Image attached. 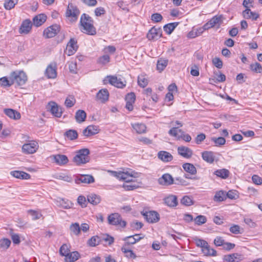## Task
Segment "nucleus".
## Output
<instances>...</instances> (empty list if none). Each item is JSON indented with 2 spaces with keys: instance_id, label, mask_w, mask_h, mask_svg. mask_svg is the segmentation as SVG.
Masks as SVG:
<instances>
[{
  "instance_id": "f257e3e1",
  "label": "nucleus",
  "mask_w": 262,
  "mask_h": 262,
  "mask_svg": "<svg viewBox=\"0 0 262 262\" xmlns=\"http://www.w3.org/2000/svg\"><path fill=\"white\" fill-rule=\"evenodd\" d=\"M81 30L89 35H94L96 34V30L93 25V20L88 15L83 13L80 18Z\"/></svg>"
},
{
  "instance_id": "f03ea898",
  "label": "nucleus",
  "mask_w": 262,
  "mask_h": 262,
  "mask_svg": "<svg viewBox=\"0 0 262 262\" xmlns=\"http://www.w3.org/2000/svg\"><path fill=\"white\" fill-rule=\"evenodd\" d=\"M75 156L73 157V162L78 166L86 164L90 160L89 155L90 150L88 148H82L75 152Z\"/></svg>"
},
{
  "instance_id": "7ed1b4c3",
  "label": "nucleus",
  "mask_w": 262,
  "mask_h": 262,
  "mask_svg": "<svg viewBox=\"0 0 262 262\" xmlns=\"http://www.w3.org/2000/svg\"><path fill=\"white\" fill-rule=\"evenodd\" d=\"M13 84L16 83L18 85H24L27 80V76L23 71H14L10 74Z\"/></svg>"
},
{
  "instance_id": "20e7f679",
  "label": "nucleus",
  "mask_w": 262,
  "mask_h": 262,
  "mask_svg": "<svg viewBox=\"0 0 262 262\" xmlns=\"http://www.w3.org/2000/svg\"><path fill=\"white\" fill-rule=\"evenodd\" d=\"M80 14V11L76 6L72 3H69L66 12V17L70 21H76Z\"/></svg>"
},
{
  "instance_id": "39448f33",
  "label": "nucleus",
  "mask_w": 262,
  "mask_h": 262,
  "mask_svg": "<svg viewBox=\"0 0 262 262\" xmlns=\"http://www.w3.org/2000/svg\"><path fill=\"white\" fill-rule=\"evenodd\" d=\"M46 108L55 117H61L63 113L62 108L53 101L49 102L47 105Z\"/></svg>"
},
{
  "instance_id": "423d86ee",
  "label": "nucleus",
  "mask_w": 262,
  "mask_h": 262,
  "mask_svg": "<svg viewBox=\"0 0 262 262\" xmlns=\"http://www.w3.org/2000/svg\"><path fill=\"white\" fill-rule=\"evenodd\" d=\"M108 223L112 225H120L122 227H125L126 225L125 221L122 220L121 215L118 213H112L107 217Z\"/></svg>"
},
{
  "instance_id": "0eeeda50",
  "label": "nucleus",
  "mask_w": 262,
  "mask_h": 262,
  "mask_svg": "<svg viewBox=\"0 0 262 262\" xmlns=\"http://www.w3.org/2000/svg\"><path fill=\"white\" fill-rule=\"evenodd\" d=\"M38 148L37 142L32 141L30 143L24 144L22 146V150L24 153L31 154L35 152Z\"/></svg>"
},
{
  "instance_id": "6e6552de",
  "label": "nucleus",
  "mask_w": 262,
  "mask_h": 262,
  "mask_svg": "<svg viewBox=\"0 0 262 262\" xmlns=\"http://www.w3.org/2000/svg\"><path fill=\"white\" fill-rule=\"evenodd\" d=\"M106 79L111 85L118 88H123L126 85L125 80H122V79L118 78L115 76H107Z\"/></svg>"
},
{
  "instance_id": "1a4fd4ad",
  "label": "nucleus",
  "mask_w": 262,
  "mask_h": 262,
  "mask_svg": "<svg viewBox=\"0 0 262 262\" xmlns=\"http://www.w3.org/2000/svg\"><path fill=\"white\" fill-rule=\"evenodd\" d=\"M75 182L76 184H91L95 182L94 178L90 174H79L76 176Z\"/></svg>"
},
{
  "instance_id": "9d476101",
  "label": "nucleus",
  "mask_w": 262,
  "mask_h": 262,
  "mask_svg": "<svg viewBox=\"0 0 262 262\" xmlns=\"http://www.w3.org/2000/svg\"><path fill=\"white\" fill-rule=\"evenodd\" d=\"M60 27L57 25H52L46 28L43 31V36L46 38H52L55 36L59 31Z\"/></svg>"
},
{
  "instance_id": "9b49d317",
  "label": "nucleus",
  "mask_w": 262,
  "mask_h": 262,
  "mask_svg": "<svg viewBox=\"0 0 262 262\" xmlns=\"http://www.w3.org/2000/svg\"><path fill=\"white\" fill-rule=\"evenodd\" d=\"M223 22V16L222 15H215L211 18L207 23L205 24V27L207 28L210 29L213 28L215 25L219 26Z\"/></svg>"
},
{
  "instance_id": "f8f14e48",
  "label": "nucleus",
  "mask_w": 262,
  "mask_h": 262,
  "mask_svg": "<svg viewBox=\"0 0 262 262\" xmlns=\"http://www.w3.org/2000/svg\"><path fill=\"white\" fill-rule=\"evenodd\" d=\"M50 158L54 163L60 166L66 165L69 162L67 156L64 155H52Z\"/></svg>"
},
{
  "instance_id": "ddd939ff",
  "label": "nucleus",
  "mask_w": 262,
  "mask_h": 262,
  "mask_svg": "<svg viewBox=\"0 0 262 262\" xmlns=\"http://www.w3.org/2000/svg\"><path fill=\"white\" fill-rule=\"evenodd\" d=\"M143 215L148 223H156L160 219L159 214L155 211L146 212Z\"/></svg>"
},
{
  "instance_id": "4468645a",
  "label": "nucleus",
  "mask_w": 262,
  "mask_h": 262,
  "mask_svg": "<svg viewBox=\"0 0 262 262\" xmlns=\"http://www.w3.org/2000/svg\"><path fill=\"white\" fill-rule=\"evenodd\" d=\"M162 36V30L161 28H152L147 34V38L149 40H157Z\"/></svg>"
},
{
  "instance_id": "2eb2a0df",
  "label": "nucleus",
  "mask_w": 262,
  "mask_h": 262,
  "mask_svg": "<svg viewBox=\"0 0 262 262\" xmlns=\"http://www.w3.org/2000/svg\"><path fill=\"white\" fill-rule=\"evenodd\" d=\"M243 258V256L242 254L234 253L225 255L223 259L225 262H239L242 260Z\"/></svg>"
},
{
  "instance_id": "dca6fc26",
  "label": "nucleus",
  "mask_w": 262,
  "mask_h": 262,
  "mask_svg": "<svg viewBox=\"0 0 262 262\" xmlns=\"http://www.w3.org/2000/svg\"><path fill=\"white\" fill-rule=\"evenodd\" d=\"M169 135L179 141L189 142L191 140L190 136L188 134H184V132H168Z\"/></svg>"
},
{
  "instance_id": "f3484780",
  "label": "nucleus",
  "mask_w": 262,
  "mask_h": 262,
  "mask_svg": "<svg viewBox=\"0 0 262 262\" xmlns=\"http://www.w3.org/2000/svg\"><path fill=\"white\" fill-rule=\"evenodd\" d=\"M78 49L77 41L74 38H71L67 44L66 48L67 54L68 56L73 55Z\"/></svg>"
},
{
  "instance_id": "a211bd4d",
  "label": "nucleus",
  "mask_w": 262,
  "mask_h": 262,
  "mask_svg": "<svg viewBox=\"0 0 262 262\" xmlns=\"http://www.w3.org/2000/svg\"><path fill=\"white\" fill-rule=\"evenodd\" d=\"M159 184L164 186H168L173 183V179L169 173H165L158 179Z\"/></svg>"
},
{
  "instance_id": "6ab92c4d",
  "label": "nucleus",
  "mask_w": 262,
  "mask_h": 262,
  "mask_svg": "<svg viewBox=\"0 0 262 262\" xmlns=\"http://www.w3.org/2000/svg\"><path fill=\"white\" fill-rule=\"evenodd\" d=\"M4 114L13 120H18L20 118V114L17 111L12 108H5L4 110Z\"/></svg>"
},
{
  "instance_id": "aec40b11",
  "label": "nucleus",
  "mask_w": 262,
  "mask_h": 262,
  "mask_svg": "<svg viewBox=\"0 0 262 262\" xmlns=\"http://www.w3.org/2000/svg\"><path fill=\"white\" fill-rule=\"evenodd\" d=\"M109 97V93L107 89H103L99 91L96 95L97 100L102 103L105 102L108 100Z\"/></svg>"
},
{
  "instance_id": "412c9836",
  "label": "nucleus",
  "mask_w": 262,
  "mask_h": 262,
  "mask_svg": "<svg viewBox=\"0 0 262 262\" xmlns=\"http://www.w3.org/2000/svg\"><path fill=\"white\" fill-rule=\"evenodd\" d=\"M178 154L185 158H190L192 156L193 152L191 149L185 146H180L178 148Z\"/></svg>"
},
{
  "instance_id": "4be33fe9",
  "label": "nucleus",
  "mask_w": 262,
  "mask_h": 262,
  "mask_svg": "<svg viewBox=\"0 0 262 262\" xmlns=\"http://www.w3.org/2000/svg\"><path fill=\"white\" fill-rule=\"evenodd\" d=\"M32 28V23L29 19L24 20L19 28V33L22 34L28 33Z\"/></svg>"
},
{
  "instance_id": "5701e85b",
  "label": "nucleus",
  "mask_w": 262,
  "mask_h": 262,
  "mask_svg": "<svg viewBox=\"0 0 262 262\" xmlns=\"http://www.w3.org/2000/svg\"><path fill=\"white\" fill-rule=\"evenodd\" d=\"M10 174L15 178L21 180H28L30 178V175L29 173L23 171H12L10 172Z\"/></svg>"
},
{
  "instance_id": "b1692460",
  "label": "nucleus",
  "mask_w": 262,
  "mask_h": 262,
  "mask_svg": "<svg viewBox=\"0 0 262 262\" xmlns=\"http://www.w3.org/2000/svg\"><path fill=\"white\" fill-rule=\"evenodd\" d=\"M46 75L48 78H55L57 76L56 64H51L48 66L46 70Z\"/></svg>"
},
{
  "instance_id": "393cba45",
  "label": "nucleus",
  "mask_w": 262,
  "mask_h": 262,
  "mask_svg": "<svg viewBox=\"0 0 262 262\" xmlns=\"http://www.w3.org/2000/svg\"><path fill=\"white\" fill-rule=\"evenodd\" d=\"M158 157L159 159L164 162H168L172 160V156L166 151H160L158 153Z\"/></svg>"
},
{
  "instance_id": "a878e982",
  "label": "nucleus",
  "mask_w": 262,
  "mask_h": 262,
  "mask_svg": "<svg viewBox=\"0 0 262 262\" xmlns=\"http://www.w3.org/2000/svg\"><path fill=\"white\" fill-rule=\"evenodd\" d=\"M243 15L246 19H252V20H256L259 17V15L257 13L251 11L249 8L246 9L243 12Z\"/></svg>"
},
{
  "instance_id": "bb28decb",
  "label": "nucleus",
  "mask_w": 262,
  "mask_h": 262,
  "mask_svg": "<svg viewBox=\"0 0 262 262\" xmlns=\"http://www.w3.org/2000/svg\"><path fill=\"white\" fill-rule=\"evenodd\" d=\"M202 157L204 161L209 163H212L214 161V153L212 151H205L202 152Z\"/></svg>"
},
{
  "instance_id": "cd10ccee",
  "label": "nucleus",
  "mask_w": 262,
  "mask_h": 262,
  "mask_svg": "<svg viewBox=\"0 0 262 262\" xmlns=\"http://www.w3.org/2000/svg\"><path fill=\"white\" fill-rule=\"evenodd\" d=\"M47 17L43 14L36 15L33 19L34 25L36 27L40 26L46 20Z\"/></svg>"
},
{
  "instance_id": "c85d7f7f",
  "label": "nucleus",
  "mask_w": 262,
  "mask_h": 262,
  "mask_svg": "<svg viewBox=\"0 0 262 262\" xmlns=\"http://www.w3.org/2000/svg\"><path fill=\"white\" fill-rule=\"evenodd\" d=\"M119 180L128 183L133 181V174L128 172L120 171Z\"/></svg>"
},
{
  "instance_id": "c756f323",
  "label": "nucleus",
  "mask_w": 262,
  "mask_h": 262,
  "mask_svg": "<svg viewBox=\"0 0 262 262\" xmlns=\"http://www.w3.org/2000/svg\"><path fill=\"white\" fill-rule=\"evenodd\" d=\"M87 200L89 203L93 205L98 204L101 201L100 196L94 193H91L88 195L87 196Z\"/></svg>"
},
{
  "instance_id": "7c9ffc66",
  "label": "nucleus",
  "mask_w": 262,
  "mask_h": 262,
  "mask_svg": "<svg viewBox=\"0 0 262 262\" xmlns=\"http://www.w3.org/2000/svg\"><path fill=\"white\" fill-rule=\"evenodd\" d=\"M80 257V254L77 251L70 252L64 258L66 262H75Z\"/></svg>"
},
{
  "instance_id": "2f4dec72",
  "label": "nucleus",
  "mask_w": 262,
  "mask_h": 262,
  "mask_svg": "<svg viewBox=\"0 0 262 262\" xmlns=\"http://www.w3.org/2000/svg\"><path fill=\"white\" fill-rule=\"evenodd\" d=\"M165 203L169 207H175L178 204L177 198L175 195H169L164 200Z\"/></svg>"
},
{
  "instance_id": "473e14b6",
  "label": "nucleus",
  "mask_w": 262,
  "mask_h": 262,
  "mask_svg": "<svg viewBox=\"0 0 262 262\" xmlns=\"http://www.w3.org/2000/svg\"><path fill=\"white\" fill-rule=\"evenodd\" d=\"M168 59L161 58L158 61L157 64V68L158 71L161 72L166 67L168 64Z\"/></svg>"
},
{
  "instance_id": "72a5a7b5",
  "label": "nucleus",
  "mask_w": 262,
  "mask_h": 262,
  "mask_svg": "<svg viewBox=\"0 0 262 262\" xmlns=\"http://www.w3.org/2000/svg\"><path fill=\"white\" fill-rule=\"evenodd\" d=\"M178 24L179 23L178 22H174L166 24L163 27L164 31L168 34H170L174 30V29L177 27Z\"/></svg>"
},
{
  "instance_id": "f704fd0d",
  "label": "nucleus",
  "mask_w": 262,
  "mask_h": 262,
  "mask_svg": "<svg viewBox=\"0 0 262 262\" xmlns=\"http://www.w3.org/2000/svg\"><path fill=\"white\" fill-rule=\"evenodd\" d=\"M214 174L218 177L225 179L229 177V171L228 170L223 168L215 170Z\"/></svg>"
},
{
  "instance_id": "c9c22d12",
  "label": "nucleus",
  "mask_w": 262,
  "mask_h": 262,
  "mask_svg": "<svg viewBox=\"0 0 262 262\" xmlns=\"http://www.w3.org/2000/svg\"><path fill=\"white\" fill-rule=\"evenodd\" d=\"M86 117V113L83 111L79 110L77 111L75 114V119L77 122L80 123L83 122Z\"/></svg>"
},
{
  "instance_id": "e433bc0d",
  "label": "nucleus",
  "mask_w": 262,
  "mask_h": 262,
  "mask_svg": "<svg viewBox=\"0 0 262 262\" xmlns=\"http://www.w3.org/2000/svg\"><path fill=\"white\" fill-rule=\"evenodd\" d=\"M148 83V80L145 75L141 74L138 76V84L141 88H145Z\"/></svg>"
},
{
  "instance_id": "4c0bfd02",
  "label": "nucleus",
  "mask_w": 262,
  "mask_h": 262,
  "mask_svg": "<svg viewBox=\"0 0 262 262\" xmlns=\"http://www.w3.org/2000/svg\"><path fill=\"white\" fill-rule=\"evenodd\" d=\"M183 168L187 172L191 174H195L196 173V169L194 166L190 163H185L183 165Z\"/></svg>"
},
{
  "instance_id": "58836bf2",
  "label": "nucleus",
  "mask_w": 262,
  "mask_h": 262,
  "mask_svg": "<svg viewBox=\"0 0 262 262\" xmlns=\"http://www.w3.org/2000/svg\"><path fill=\"white\" fill-rule=\"evenodd\" d=\"M123 241L125 242V243L123 246H126L133 245L139 241V238H134L133 235L126 236L123 239Z\"/></svg>"
},
{
  "instance_id": "ea45409f",
  "label": "nucleus",
  "mask_w": 262,
  "mask_h": 262,
  "mask_svg": "<svg viewBox=\"0 0 262 262\" xmlns=\"http://www.w3.org/2000/svg\"><path fill=\"white\" fill-rule=\"evenodd\" d=\"M213 199L215 202H222L225 200L226 199V192L222 190L216 192Z\"/></svg>"
},
{
  "instance_id": "a19ab883",
  "label": "nucleus",
  "mask_w": 262,
  "mask_h": 262,
  "mask_svg": "<svg viewBox=\"0 0 262 262\" xmlns=\"http://www.w3.org/2000/svg\"><path fill=\"white\" fill-rule=\"evenodd\" d=\"M203 253L205 255L215 256L216 255V251L207 245V246L202 249Z\"/></svg>"
},
{
  "instance_id": "79ce46f5",
  "label": "nucleus",
  "mask_w": 262,
  "mask_h": 262,
  "mask_svg": "<svg viewBox=\"0 0 262 262\" xmlns=\"http://www.w3.org/2000/svg\"><path fill=\"white\" fill-rule=\"evenodd\" d=\"M11 241L7 238H3L0 239V249L3 250H7L11 244Z\"/></svg>"
},
{
  "instance_id": "37998d69",
  "label": "nucleus",
  "mask_w": 262,
  "mask_h": 262,
  "mask_svg": "<svg viewBox=\"0 0 262 262\" xmlns=\"http://www.w3.org/2000/svg\"><path fill=\"white\" fill-rule=\"evenodd\" d=\"M13 84L10 76L9 77H3L0 78V85L2 86H10Z\"/></svg>"
},
{
  "instance_id": "c03bdc74",
  "label": "nucleus",
  "mask_w": 262,
  "mask_h": 262,
  "mask_svg": "<svg viewBox=\"0 0 262 262\" xmlns=\"http://www.w3.org/2000/svg\"><path fill=\"white\" fill-rule=\"evenodd\" d=\"M250 69L252 71L256 73H260L262 72V67L260 64L257 62L251 64Z\"/></svg>"
},
{
  "instance_id": "a18cd8bd",
  "label": "nucleus",
  "mask_w": 262,
  "mask_h": 262,
  "mask_svg": "<svg viewBox=\"0 0 262 262\" xmlns=\"http://www.w3.org/2000/svg\"><path fill=\"white\" fill-rule=\"evenodd\" d=\"M211 140L214 142L216 146L223 145L226 143V140L224 137H212Z\"/></svg>"
},
{
  "instance_id": "49530a36",
  "label": "nucleus",
  "mask_w": 262,
  "mask_h": 262,
  "mask_svg": "<svg viewBox=\"0 0 262 262\" xmlns=\"http://www.w3.org/2000/svg\"><path fill=\"white\" fill-rule=\"evenodd\" d=\"M121 251L122 252L125 254V256L128 258H131L135 259L136 258V254L131 250L127 249L125 246H122L121 248Z\"/></svg>"
},
{
  "instance_id": "de8ad7c7",
  "label": "nucleus",
  "mask_w": 262,
  "mask_h": 262,
  "mask_svg": "<svg viewBox=\"0 0 262 262\" xmlns=\"http://www.w3.org/2000/svg\"><path fill=\"white\" fill-rule=\"evenodd\" d=\"M17 2L18 0H5L4 7L7 10H11L14 7Z\"/></svg>"
},
{
  "instance_id": "09e8293b",
  "label": "nucleus",
  "mask_w": 262,
  "mask_h": 262,
  "mask_svg": "<svg viewBox=\"0 0 262 262\" xmlns=\"http://www.w3.org/2000/svg\"><path fill=\"white\" fill-rule=\"evenodd\" d=\"M70 229L76 235H78L80 232V228L78 223H75L72 224L70 226Z\"/></svg>"
},
{
  "instance_id": "8fccbe9b",
  "label": "nucleus",
  "mask_w": 262,
  "mask_h": 262,
  "mask_svg": "<svg viewBox=\"0 0 262 262\" xmlns=\"http://www.w3.org/2000/svg\"><path fill=\"white\" fill-rule=\"evenodd\" d=\"M76 100L73 96H69L66 99L64 104L67 107H72L75 103Z\"/></svg>"
},
{
  "instance_id": "3c124183",
  "label": "nucleus",
  "mask_w": 262,
  "mask_h": 262,
  "mask_svg": "<svg viewBox=\"0 0 262 262\" xmlns=\"http://www.w3.org/2000/svg\"><path fill=\"white\" fill-rule=\"evenodd\" d=\"M88 200L83 195H79L77 199L78 204L82 207H86L88 204Z\"/></svg>"
},
{
  "instance_id": "603ef678",
  "label": "nucleus",
  "mask_w": 262,
  "mask_h": 262,
  "mask_svg": "<svg viewBox=\"0 0 262 262\" xmlns=\"http://www.w3.org/2000/svg\"><path fill=\"white\" fill-rule=\"evenodd\" d=\"M59 253L61 256H64L66 257L70 253L69 246L67 244H63L60 248Z\"/></svg>"
},
{
  "instance_id": "864d4df0",
  "label": "nucleus",
  "mask_w": 262,
  "mask_h": 262,
  "mask_svg": "<svg viewBox=\"0 0 262 262\" xmlns=\"http://www.w3.org/2000/svg\"><path fill=\"white\" fill-rule=\"evenodd\" d=\"M63 136L66 139L73 140L78 137L77 132H64Z\"/></svg>"
},
{
  "instance_id": "5fc2aeb1",
  "label": "nucleus",
  "mask_w": 262,
  "mask_h": 262,
  "mask_svg": "<svg viewBox=\"0 0 262 262\" xmlns=\"http://www.w3.org/2000/svg\"><path fill=\"white\" fill-rule=\"evenodd\" d=\"M194 221L195 223L198 225H201L205 224L207 222V219L206 216L202 215L197 216L194 219Z\"/></svg>"
},
{
  "instance_id": "6e6d98bb",
  "label": "nucleus",
  "mask_w": 262,
  "mask_h": 262,
  "mask_svg": "<svg viewBox=\"0 0 262 262\" xmlns=\"http://www.w3.org/2000/svg\"><path fill=\"white\" fill-rule=\"evenodd\" d=\"M100 238L98 236H94L88 241V244L92 247L96 246L99 244Z\"/></svg>"
},
{
  "instance_id": "4d7b16f0",
  "label": "nucleus",
  "mask_w": 262,
  "mask_h": 262,
  "mask_svg": "<svg viewBox=\"0 0 262 262\" xmlns=\"http://www.w3.org/2000/svg\"><path fill=\"white\" fill-rule=\"evenodd\" d=\"M133 128L135 131H145L146 127L143 123L132 124Z\"/></svg>"
},
{
  "instance_id": "13d9d810",
  "label": "nucleus",
  "mask_w": 262,
  "mask_h": 262,
  "mask_svg": "<svg viewBox=\"0 0 262 262\" xmlns=\"http://www.w3.org/2000/svg\"><path fill=\"white\" fill-rule=\"evenodd\" d=\"M110 61V56L107 54L104 55L102 56H100L98 59V62L100 64H105L109 62Z\"/></svg>"
},
{
  "instance_id": "bf43d9fd",
  "label": "nucleus",
  "mask_w": 262,
  "mask_h": 262,
  "mask_svg": "<svg viewBox=\"0 0 262 262\" xmlns=\"http://www.w3.org/2000/svg\"><path fill=\"white\" fill-rule=\"evenodd\" d=\"M181 203L185 206H188L193 204L192 199L188 196H184L181 201Z\"/></svg>"
},
{
  "instance_id": "052dcab7",
  "label": "nucleus",
  "mask_w": 262,
  "mask_h": 262,
  "mask_svg": "<svg viewBox=\"0 0 262 262\" xmlns=\"http://www.w3.org/2000/svg\"><path fill=\"white\" fill-rule=\"evenodd\" d=\"M28 212L32 216L33 220L39 219L42 216L41 213L34 210H29Z\"/></svg>"
},
{
  "instance_id": "680f3d73",
  "label": "nucleus",
  "mask_w": 262,
  "mask_h": 262,
  "mask_svg": "<svg viewBox=\"0 0 262 262\" xmlns=\"http://www.w3.org/2000/svg\"><path fill=\"white\" fill-rule=\"evenodd\" d=\"M60 206L64 209L71 208L73 205L72 202L69 200H65L64 199L61 200L60 201Z\"/></svg>"
},
{
  "instance_id": "e2e57ef3",
  "label": "nucleus",
  "mask_w": 262,
  "mask_h": 262,
  "mask_svg": "<svg viewBox=\"0 0 262 262\" xmlns=\"http://www.w3.org/2000/svg\"><path fill=\"white\" fill-rule=\"evenodd\" d=\"M130 225L133 229L138 230L141 229L143 225L141 222L134 221L130 223Z\"/></svg>"
},
{
  "instance_id": "0e129e2a",
  "label": "nucleus",
  "mask_w": 262,
  "mask_h": 262,
  "mask_svg": "<svg viewBox=\"0 0 262 262\" xmlns=\"http://www.w3.org/2000/svg\"><path fill=\"white\" fill-rule=\"evenodd\" d=\"M163 18L161 14L158 13H154L151 16V19L155 23H159L162 20Z\"/></svg>"
},
{
  "instance_id": "69168bd1",
  "label": "nucleus",
  "mask_w": 262,
  "mask_h": 262,
  "mask_svg": "<svg viewBox=\"0 0 262 262\" xmlns=\"http://www.w3.org/2000/svg\"><path fill=\"white\" fill-rule=\"evenodd\" d=\"M171 126H172L171 128L169 130L170 132L172 131H177L176 129L179 128L180 127L182 126L181 122L179 121H176V122H172L171 123Z\"/></svg>"
},
{
  "instance_id": "338daca9",
  "label": "nucleus",
  "mask_w": 262,
  "mask_h": 262,
  "mask_svg": "<svg viewBox=\"0 0 262 262\" xmlns=\"http://www.w3.org/2000/svg\"><path fill=\"white\" fill-rule=\"evenodd\" d=\"M136 99V96L134 93L128 94L125 97L126 102L134 103Z\"/></svg>"
},
{
  "instance_id": "774afa93",
  "label": "nucleus",
  "mask_w": 262,
  "mask_h": 262,
  "mask_svg": "<svg viewBox=\"0 0 262 262\" xmlns=\"http://www.w3.org/2000/svg\"><path fill=\"white\" fill-rule=\"evenodd\" d=\"M213 64L217 68L221 69L223 67V62L219 58H214L212 60Z\"/></svg>"
}]
</instances>
